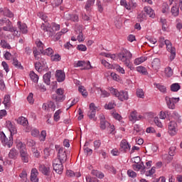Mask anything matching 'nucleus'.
<instances>
[{"instance_id": "f257e3e1", "label": "nucleus", "mask_w": 182, "mask_h": 182, "mask_svg": "<svg viewBox=\"0 0 182 182\" xmlns=\"http://www.w3.org/2000/svg\"><path fill=\"white\" fill-rule=\"evenodd\" d=\"M6 127L7 129H9L11 134L9 138V139L6 138V136L4 132H1L0 139L2 143H4V144L7 146L9 149H11V146H13L14 144V135L16 134L17 130H16V127H15V124H13L12 122H11V121L6 122Z\"/></svg>"}, {"instance_id": "f03ea898", "label": "nucleus", "mask_w": 182, "mask_h": 182, "mask_svg": "<svg viewBox=\"0 0 182 182\" xmlns=\"http://www.w3.org/2000/svg\"><path fill=\"white\" fill-rule=\"evenodd\" d=\"M6 127L7 129H9L11 134L9 138V139L6 138V136L4 132H1L0 139L2 143H4V144L7 146L9 149H11V146H13L14 144V135L16 134L17 130H16V127H15V124H13L12 122H11V121L6 122Z\"/></svg>"}, {"instance_id": "7ed1b4c3", "label": "nucleus", "mask_w": 182, "mask_h": 182, "mask_svg": "<svg viewBox=\"0 0 182 182\" xmlns=\"http://www.w3.org/2000/svg\"><path fill=\"white\" fill-rule=\"evenodd\" d=\"M117 58L120 62L124 63V66L133 70L134 68L133 67V63H132V58H133V54L127 49L122 50L119 53L117 54Z\"/></svg>"}, {"instance_id": "20e7f679", "label": "nucleus", "mask_w": 182, "mask_h": 182, "mask_svg": "<svg viewBox=\"0 0 182 182\" xmlns=\"http://www.w3.org/2000/svg\"><path fill=\"white\" fill-rule=\"evenodd\" d=\"M109 92L115 96L116 97H118L119 100L121 102H124V100H129V92L127 91L122 90L119 91L117 89H114L113 87L109 88Z\"/></svg>"}, {"instance_id": "39448f33", "label": "nucleus", "mask_w": 182, "mask_h": 182, "mask_svg": "<svg viewBox=\"0 0 182 182\" xmlns=\"http://www.w3.org/2000/svg\"><path fill=\"white\" fill-rule=\"evenodd\" d=\"M63 163L65 162L59 159V158H56L53 161V170L58 174H62L63 173Z\"/></svg>"}, {"instance_id": "423d86ee", "label": "nucleus", "mask_w": 182, "mask_h": 182, "mask_svg": "<svg viewBox=\"0 0 182 182\" xmlns=\"http://www.w3.org/2000/svg\"><path fill=\"white\" fill-rule=\"evenodd\" d=\"M164 43L166 46V50L171 53L169 57L170 60H174V59L176 58V48L173 47V44H171V42H170V41L168 40H166L164 41Z\"/></svg>"}, {"instance_id": "0eeeda50", "label": "nucleus", "mask_w": 182, "mask_h": 182, "mask_svg": "<svg viewBox=\"0 0 182 182\" xmlns=\"http://www.w3.org/2000/svg\"><path fill=\"white\" fill-rule=\"evenodd\" d=\"M55 149L56 150H58L57 159H59L60 160H61V161H63L65 163L68 159V156L66 155V151L63 148H60L58 145H55Z\"/></svg>"}, {"instance_id": "6e6552de", "label": "nucleus", "mask_w": 182, "mask_h": 182, "mask_svg": "<svg viewBox=\"0 0 182 182\" xmlns=\"http://www.w3.org/2000/svg\"><path fill=\"white\" fill-rule=\"evenodd\" d=\"M168 133L171 136H176L177 134V122L171 121L168 125Z\"/></svg>"}, {"instance_id": "1a4fd4ad", "label": "nucleus", "mask_w": 182, "mask_h": 182, "mask_svg": "<svg viewBox=\"0 0 182 182\" xmlns=\"http://www.w3.org/2000/svg\"><path fill=\"white\" fill-rule=\"evenodd\" d=\"M75 32L77 35V41L78 42H83L85 41V36H83V28L82 26H77Z\"/></svg>"}, {"instance_id": "9d476101", "label": "nucleus", "mask_w": 182, "mask_h": 182, "mask_svg": "<svg viewBox=\"0 0 182 182\" xmlns=\"http://www.w3.org/2000/svg\"><path fill=\"white\" fill-rule=\"evenodd\" d=\"M96 110H97V107L95 105V103L92 102L90 104V110L87 113V116L89 119H94L96 116Z\"/></svg>"}, {"instance_id": "9b49d317", "label": "nucleus", "mask_w": 182, "mask_h": 182, "mask_svg": "<svg viewBox=\"0 0 182 182\" xmlns=\"http://www.w3.org/2000/svg\"><path fill=\"white\" fill-rule=\"evenodd\" d=\"M55 77L60 83L65 81V79L66 77V75L65 74V72L62 70H57L55 71Z\"/></svg>"}, {"instance_id": "f8f14e48", "label": "nucleus", "mask_w": 182, "mask_h": 182, "mask_svg": "<svg viewBox=\"0 0 182 182\" xmlns=\"http://www.w3.org/2000/svg\"><path fill=\"white\" fill-rule=\"evenodd\" d=\"M20 156L23 163H28L29 161V154L26 149L20 150Z\"/></svg>"}, {"instance_id": "ddd939ff", "label": "nucleus", "mask_w": 182, "mask_h": 182, "mask_svg": "<svg viewBox=\"0 0 182 182\" xmlns=\"http://www.w3.org/2000/svg\"><path fill=\"white\" fill-rule=\"evenodd\" d=\"M38 174H39V172H38V169L33 168L31 173V177H30L31 181L39 182V178H38Z\"/></svg>"}, {"instance_id": "4468645a", "label": "nucleus", "mask_w": 182, "mask_h": 182, "mask_svg": "<svg viewBox=\"0 0 182 182\" xmlns=\"http://www.w3.org/2000/svg\"><path fill=\"white\" fill-rule=\"evenodd\" d=\"M121 151H129L130 150V144L126 139H123L120 143Z\"/></svg>"}, {"instance_id": "2eb2a0df", "label": "nucleus", "mask_w": 182, "mask_h": 182, "mask_svg": "<svg viewBox=\"0 0 182 182\" xmlns=\"http://www.w3.org/2000/svg\"><path fill=\"white\" fill-rule=\"evenodd\" d=\"M144 12H145L146 15H149V18H152V19L156 18V13H154V10H153L150 6H145L144 8Z\"/></svg>"}, {"instance_id": "dca6fc26", "label": "nucleus", "mask_w": 182, "mask_h": 182, "mask_svg": "<svg viewBox=\"0 0 182 182\" xmlns=\"http://www.w3.org/2000/svg\"><path fill=\"white\" fill-rule=\"evenodd\" d=\"M161 65V61L159 58H154L151 62V66L154 70H159L160 66Z\"/></svg>"}, {"instance_id": "f3484780", "label": "nucleus", "mask_w": 182, "mask_h": 182, "mask_svg": "<svg viewBox=\"0 0 182 182\" xmlns=\"http://www.w3.org/2000/svg\"><path fill=\"white\" fill-rule=\"evenodd\" d=\"M17 26L20 30V33L21 32V33H28V26H26V24L18 21L17 22Z\"/></svg>"}, {"instance_id": "a211bd4d", "label": "nucleus", "mask_w": 182, "mask_h": 182, "mask_svg": "<svg viewBox=\"0 0 182 182\" xmlns=\"http://www.w3.org/2000/svg\"><path fill=\"white\" fill-rule=\"evenodd\" d=\"M19 153L18 152V150L16 149L13 148L10 150L9 153V159H12L13 160H16V159H18V155Z\"/></svg>"}, {"instance_id": "6ab92c4d", "label": "nucleus", "mask_w": 182, "mask_h": 182, "mask_svg": "<svg viewBox=\"0 0 182 182\" xmlns=\"http://www.w3.org/2000/svg\"><path fill=\"white\" fill-rule=\"evenodd\" d=\"M165 100L168 109H171L172 110H174V109H176V105H174L173 99H171L168 97H166Z\"/></svg>"}, {"instance_id": "aec40b11", "label": "nucleus", "mask_w": 182, "mask_h": 182, "mask_svg": "<svg viewBox=\"0 0 182 182\" xmlns=\"http://www.w3.org/2000/svg\"><path fill=\"white\" fill-rule=\"evenodd\" d=\"M3 105H4L6 109H9L11 107V95H6L4 96Z\"/></svg>"}, {"instance_id": "412c9836", "label": "nucleus", "mask_w": 182, "mask_h": 182, "mask_svg": "<svg viewBox=\"0 0 182 182\" xmlns=\"http://www.w3.org/2000/svg\"><path fill=\"white\" fill-rule=\"evenodd\" d=\"M0 12L4 15V16H7L8 18H14V14L12 11H11L8 9H0Z\"/></svg>"}, {"instance_id": "4be33fe9", "label": "nucleus", "mask_w": 182, "mask_h": 182, "mask_svg": "<svg viewBox=\"0 0 182 182\" xmlns=\"http://www.w3.org/2000/svg\"><path fill=\"white\" fill-rule=\"evenodd\" d=\"M51 77H52V74L50 72L46 73L43 77L44 83H46V85H50V78Z\"/></svg>"}, {"instance_id": "5701e85b", "label": "nucleus", "mask_w": 182, "mask_h": 182, "mask_svg": "<svg viewBox=\"0 0 182 182\" xmlns=\"http://www.w3.org/2000/svg\"><path fill=\"white\" fill-rule=\"evenodd\" d=\"M66 174H67L68 177H77V178H79V177H80L82 176L80 172H74L72 170H67Z\"/></svg>"}, {"instance_id": "b1692460", "label": "nucleus", "mask_w": 182, "mask_h": 182, "mask_svg": "<svg viewBox=\"0 0 182 182\" xmlns=\"http://www.w3.org/2000/svg\"><path fill=\"white\" fill-rule=\"evenodd\" d=\"M50 168L45 166V165L39 166V171H41L44 176H48L49 174Z\"/></svg>"}, {"instance_id": "393cba45", "label": "nucleus", "mask_w": 182, "mask_h": 182, "mask_svg": "<svg viewBox=\"0 0 182 182\" xmlns=\"http://www.w3.org/2000/svg\"><path fill=\"white\" fill-rule=\"evenodd\" d=\"M96 0H87L85 3V9L86 11H90L92 9V6L95 5V1Z\"/></svg>"}, {"instance_id": "a878e982", "label": "nucleus", "mask_w": 182, "mask_h": 182, "mask_svg": "<svg viewBox=\"0 0 182 182\" xmlns=\"http://www.w3.org/2000/svg\"><path fill=\"white\" fill-rule=\"evenodd\" d=\"M30 79L34 82V83H38V81L39 80V76L35 73V72L31 71L29 74Z\"/></svg>"}, {"instance_id": "bb28decb", "label": "nucleus", "mask_w": 182, "mask_h": 182, "mask_svg": "<svg viewBox=\"0 0 182 182\" xmlns=\"http://www.w3.org/2000/svg\"><path fill=\"white\" fill-rule=\"evenodd\" d=\"M17 122L18 123V124H21L24 127L28 126V119L23 117H18L17 119Z\"/></svg>"}, {"instance_id": "cd10ccee", "label": "nucleus", "mask_w": 182, "mask_h": 182, "mask_svg": "<svg viewBox=\"0 0 182 182\" xmlns=\"http://www.w3.org/2000/svg\"><path fill=\"white\" fill-rule=\"evenodd\" d=\"M171 13L172 16H177L180 14V10L178 9V6H173L171 9Z\"/></svg>"}, {"instance_id": "c85d7f7f", "label": "nucleus", "mask_w": 182, "mask_h": 182, "mask_svg": "<svg viewBox=\"0 0 182 182\" xmlns=\"http://www.w3.org/2000/svg\"><path fill=\"white\" fill-rule=\"evenodd\" d=\"M91 174L98 178H103L105 177V174L97 170H92Z\"/></svg>"}, {"instance_id": "c756f323", "label": "nucleus", "mask_w": 182, "mask_h": 182, "mask_svg": "<svg viewBox=\"0 0 182 182\" xmlns=\"http://www.w3.org/2000/svg\"><path fill=\"white\" fill-rule=\"evenodd\" d=\"M101 63L106 69H114V64H109L106 60H101Z\"/></svg>"}, {"instance_id": "7c9ffc66", "label": "nucleus", "mask_w": 182, "mask_h": 182, "mask_svg": "<svg viewBox=\"0 0 182 182\" xmlns=\"http://www.w3.org/2000/svg\"><path fill=\"white\" fill-rule=\"evenodd\" d=\"M78 92L81 93L83 97H87V91L86 90V88L84 86L80 85L78 87Z\"/></svg>"}, {"instance_id": "2f4dec72", "label": "nucleus", "mask_w": 182, "mask_h": 182, "mask_svg": "<svg viewBox=\"0 0 182 182\" xmlns=\"http://www.w3.org/2000/svg\"><path fill=\"white\" fill-rule=\"evenodd\" d=\"M154 85L156 87V89L161 91L162 93H166V92H167V88H166V86L157 83H154Z\"/></svg>"}, {"instance_id": "473e14b6", "label": "nucleus", "mask_w": 182, "mask_h": 182, "mask_svg": "<svg viewBox=\"0 0 182 182\" xmlns=\"http://www.w3.org/2000/svg\"><path fill=\"white\" fill-rule=\"evenodd\" d=\"M129 120L131 122H137L139 119L137 118V112L136 111H132L129 114Z\"/></svg>"}, {"instance_id": "72a5a7b5", "label": "nucleus", "mask_w": 182, "mask_h": 182, "mask_svg": "<svg viewBox=\"0 0 182 182\" xmlns=\"http://www.w3.org/2000/svg\"><path fill=\"white\" fill-rule=\"evenodd\" d=\"M147 60V57H140L138 58H136L134 61V65H141V63H143V62H146Z\"/></svg>"}, {"instance_id": "f704fd0d", "label": "nucleus", "mask_w": 182, "mask_h": 182, "mask_svg": "<svg viewBox=\"0 0 182 182\" xmlns=\"http://www.w3.org/2000/svg\"><path fill=\"white\" fill-rule=\"evenodd\" d=\"M98 92H100V96L101 97H109L110 96V93L106 91L105 90H103L102 88H97Z\"/></svg>"}, {"instance_id": "c9c22d12", "label": "nucleus", "mask_w": 182, "mask_h": 182, "mask_svg": "<svg viewBox=\"0 0 182 182\" xmlns=\"http://www.w3.org/2000/svg\"><path fill=\"white\" fill-rule=\"evenodd\" d=\"M146 18H147V16L146 15V14H144V11H141L137 16V19L139 22H143L144 19H146Z\"/></svg>"}, {"instance_id": "e433bc0d", "label": "nucleus", "mask_w": 182, "mask_h": 182, "mask_svg": "<svg viewBox=\"0 0 182 182\" xmlns=\"http://www.w3.org/2000/svg\"><path fill=\"white\" fill-rule=\"evenodd\" d=\"M68 17H66V19L73 21V22H77L79 21V16L76 14H68Z\"/></svg>"}, {"instance_id": "4c0bfd02", "label": "nucleus", "mask_w": 182, "mask_h": 182, "mask_svg": "<svg viewBox=\"0 0 182 182\" xmlns=\"http://www.w3.org/2000/svg\"><path fill=\"white\" fill-rule=\"evenodd\" d=\"M62 114V110L58 109L57 110L54 115H53V119L55 122H59L60 120V114Z\"/></svg>"}, {"instance_id": "58836bf2", "label": "nucleus", "mask_w": 182, "mask_h": 182, "mask_svg": "<svg viewBox=\"0 0 182 182\" xmlns=\"http://www.w3.org/2000/svg\"><path fill=\"white\" fill-rule=\"evenodd\" d=\"M180 89H181V87L179 83H173L171 85V92H178Z\"/></svg>"}, {"instance_id": "ea45409f", "label": "nucleus", "mask_w": 182, "mask_h": 182, "mask_svg": "<svg viewBox=\"0 0 182 182\" xmlns=\"http://www.w3.org/2000/svg\"><path fill=\"white\" fill-rule=\"evenodd\" d=\"M53 100H55V102H63L65 100V96L64 95H53Z\"/></svg>"}, {"instance_id": "a19ab883", "label": "nucleus", "mask_w": 182, "mask_h": 182, "mask_svg": "<svg viewBox=\"0 0 182 182\" xmlns=\"http://www.w3.org/2000/svg\"><path fill=\"white\" fill-rule=\"evenodd\" d=\"M136 71L139 72V73H142V75H147V70L143 66L136 67Z\"/></svg>"}, {"instance_id": "79ce46f5", "label": "nucleus", "mask_w": 182, "mask_h": 182, "mask_svg": "<svg viewBox=\"0 0 182 182\" xmlns=\"http://www.w3.org/2000/svg\"><path fill=\"white\" fill-rule=\"evenodd\" d=\"M154 173H156V167L154 166L149 171H146L145 176L146 177H151Z\"/></svg>"}, {"instance_id": "37998d69", "label": "nucleus", "mask_w": 182, "mask_h": 182, "mask_svg": "<svg viewBox=\"0 0 182 182\" xmlns=\"http://www.w3.org/2000/svg\"><path fill=\"white\" fill-rule=\"evenodd\" d=\"M120 5L122 6H124V8H126V9H127L128 11H130V9H132L130 4H128L127 1H126V0H121Z\"/></svg>"}, {"instance_id": "c03bdc74", "label": "nucleus", "mask_w": 182, "mask_h": 182, "mask_svg": "<svg viewBox=\"0 0 182 182\" xmlns=\"http://www.w3.org/2000/svg\"><path fill=\"white\" fill-rule=\"evenodd\" d=\"M113 69H116V70H117V72H119V73H122V75H124V73H125L124 68H122L118 64H114Z\"/></svg>"}, {"instance_id": "a18cd8bd", "label": "nucleus", "mask_w": 182, "mask_h": 182, "mask_svg": "<svg viewBox=\"0 0 182 182\" xmlns=\"http://www.w3.org/2000/svg\"><path fill=\"white\" fill-rule=\"evenodd\" d=\"M0 45L1 48H4L5 49H11V46L5 40H1Z\"/></svg>"}, {"instance_id": "49530a36", "label": "nucleus", "mask_w": 182, "mask_h": 182, "mask_svg": "<svg viewBox=\"0 0 182 182\" xmlns=\"http://www.w3.org/2000/svg\"><path fill=\"white\" fill-rule=\"evenodd\" d=\"M82 68L84 70H89V69H92V65H90V61H84Z\"/></svg>"}, {"instance_id": "de8ad7c7", "label": "nucleus", "mask_w": 182, "mask_h": 182, "mask_svg": "<svg viewBox=\"0 0 182 182\" xmlns=\"http://www.w3.org/2000/svg\"><path fill=\"white\" fill-rule=\"evenodd\" d=\"M11 32L13 33L14 36H16L17 38L21 36V31H18L16 27H12Z\"/></svg>"}, {"instance_id": "09e8293b", "label": "nucleus", "mask_w": 182, "mask_h": 182, "mask_svg": "<svg viewBox=\"0 0 182 182\" xmlns=\"http://www.w3.org/2000/svg\"><path fill=\"white\" fill-rule=\"evenodd\" d=\"M136 96L137 97H140L141 99H144V92L142 89H137L136 90Z\"/></svg>"}, {"instance_id": "8fccbe9b", "label": "nucleus", "mask_w": 182, "mask_h": 182, "mask_svg": "<svg viewBox=\"0 0 182 182\" xmlns=\"http://www.w3.org/2000/svg\"><path fill=\"white\" fill-rule=\"evenodd\" d=\"M108 126H110V124L107 121H101L100 122V129L102 130H105Z\"/></svg>"}, {"instance_id": "3c124183", "label": "nucleus", "mask_w": 182, "mask_h": 182, "mask_svg": "<svg viewBox=\"0 0 182 182\" xmlns=\"http://www.w3.org/2000/svg\"><path fill=\"white\" fill-rule=\"evenodd\" d=\"M10 25L11 24V21H9V19L6 18H4L0 19V25L1 26H3V25Z\"/></svg>"}, {"instance_id": "603ef678", "label": "nucleus", "mask_w": 182, "mask_h": 182, "mask_svg": "<svg viewBox=\"0 0 182 182\" xmlns=\"http://www.w3.org/2000/svg\"><path fill=\"white\" fill-rule=\"evenodd\" d=\"M160 21L162 24L163 31H166L167 29V20H166V18H161Z\"/></svg>"}, {"instance_id": "864d4df0", "label": "nucleus", "mask_w": 182, "mask_h": 182, "mask_svg": "<svg viewBox=\"0 0 182 182\" xmlns=\"http://www.w3.org/2000/svg\"><path fill=\"white\" fill-rule=\"evenodd\" d=\"M53 49L52 48H46L44 51V55H47V56H52L53 55Z\"/></svg>"}, {"instance_id": "5fc2aeb1", "label": "nucleus", "mask_w": 182, "mask_h": 182, "mask_svg": "<svg viewBox=\"0 0 182 182\" xmlns=\"http://www.w3.org/2000/svg\"><path fill=\"white\" fill-rule=\"evenodd\" d=\"M114 106H116L114 101H112L109 102L108 105H105V109H108V110H112V109H114Z\"/></svg>"}, {"instance_id": "6e6d98bb", "label": "nucleus", "mask_w": 182, "mask_h": 182, "mask_svg": "<svg viewBox=\"0 0 182 182\" xmlns=\"http://www.w3.org/2000/svg\"><path fill=\"white\" fill-rule=\"evenodd\" d=\"M165 73L168 77H170L173 76V70L170 67H168L165 69Z\"/></svg>"}, {"instance_id": "4d7b16f0", "label": "nucleus", "mask_w": 182, "mask_h": 182, "mask_svg": "<svg viewBox=\"0 0 182 182\" xmlns=\"http://www.w3.org/2000/svg\"><path fill=\"white\" fill-rule=\"evenodd\" d=\"M36 43L39 49V50L42 53L43 52V43L40 40H37Z\"/></svg>"}, {"instance_id": "13d9d810", "label": "nucleus", "mask_w": 182, "mask_h": 182, "mask_svg": "<svg viewBox=\"0 0 182 182\" xmlns=\"http://www.w3.org/2000/svg\"><path fill=\"white\" fill-rule=\"evenodd\" d=\"M46 139V131H42L39 136L40 141H45Z\"/></svg>"}, {"instance_id": "bf43d9fd", "label": "nucleus", "mask_w": 182, "mask_h": 182, "mask_svg": "<svg viewBox=\"0 0 182 182\" xmlns=\"http://www.w3.org/2000/svg\"><path fill=\"white\" fill-rule=\"evenodd\" d=\"M51 60H53V62H59V60H60V55L59 54L51 55Z\"/></svg>"}, {"instance_id": "052dcab7", "label": "nucleus", "mask_w": 182, "mask_h": 182, "mask_svg": "<svg viewBox=\"0 0 182 182\" xmlns=\"http://www.w3.org/2000/svg\"><path fill=\"white\" fill-rule=\"evenodd\" d=\"M170 11V7L168 6V4L164 3L163 4V9H162V13L163 14H167Z\"/></svg>"}, {"instance_id": "680f3d73", "label": "nucleus", "mask_w": 182, "mask_h": 182, "mask_svg": "<svg viewBox=\"0 0 182 182\" xmlns=\"http://www.w3.org/2000/svg\"><path fill=\"white\" fill-rule=\"evenodd\" d=\"M154 122L155 123V124L158 127H163V124L161 123V122H160V119H159V117H156L154 119Z\"/></svg>"}, {"instance_id": "e2e57ef3", "label": "nucleus", "mask_w": 182, "mask_h": 182, "mask_svg": "<svg viewBox=\"0 0 182 182\" xmlns=\"http://www.w3.org/2000/svg\"><path fill=\"white\" fill-rule=\"evenodd\" d=\"M19 177L22 180H26V178H28V173H26V171L23 170V171L20 173Z\"/></svg>"}, {"instance_id": "0e129e2a", "label": "nucleus", "mask_w": 182, "mask_h": 182, "mask_svg": "<svg viewBox=\"0 0 182 182\" xmlns=\"http://www.w3.org/2000/svg\"><path fill=\"white\" fill-rule=\"evenodd\" d=\"M134 170L135 171H139V170L141 169V167H143V163L142 164H135L132 166Z\"/></svg>"}, {"instance_id": "69168bd1", "label": "nucleus", "mask_w": 182, "mask_h": 182, "mask_svg": "<svg viewBox=\"0 0 182 182\" xmlns=\"http://www.w3.org/2000/svg\"><path fill=\"white\" fill-rule=\"evenodd\" d=\"M172 117L174 119V120H176L178 122H181V119H180V114H178L176 112H174L172 114Z\"/></svg>"}, {"instance_id": "338daca9", "label": "nucleus", "mask_w": 182, "mask_h": 182, "mask_svg": "<svg viewBox=\"0 0 182 182\" xmlns=\"http://www.w3.org/2000/svg\"><path fill=\"white\" fill-rule=\"evenodd\" d=\"M38 16H40L41 19L44 21V22H48V16L43 13H40L38 14Z\"/></svg>"}, {"instance_id": "774afa93", "label": "nucleus", "mask_w": 182, "mask_h": 182, "mask_svg": "<svg viewBox=\"0 0 182 182\" xmlns=\"http://www.w3.org/2000/svg\"><path fill=\"white\" fill-rule=\"evenodd\" d=\"M13 65L14 66H15V68H22V66L21 65V63H19V61H18V60L15 58L13 59Z\"/></svg>"}]
</instances>
